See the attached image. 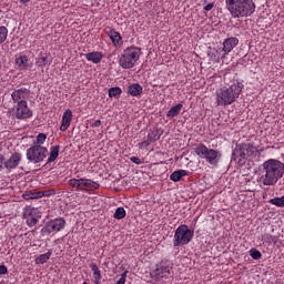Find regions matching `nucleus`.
Instances as JSON below:
<instances>
[{
	"label": "nucleus",
	"instance_id": "f257e3e1",
	"mask_svg": "<svg viewBox=\"0 0 284 284\" xmlns=\"http://www.w3.org/2000/svg\"><path fill=\"white\" fill-rule=\"evenodd\" d=\"M284 175V163L276 160L270 159L262 164L261 183L266 186L276 185L281 178Z\"/></svg>",
	"mask_w": 284,
	"mask_h": 284
},
{
	"label": "nucleus",
	"instance_id": "f03ea898",
	"mask_svg": "<svg viewBox=\"0 0 284 284\" xmlns=\"http://www.w3.org/2000/svg\"><path fill=\"white\" fill-rule=\"evenodd\" d=\"M225 6L233 19H245L256 12L254 0H225Z\"/></svg>",
	"mask_w": 284,
	"mask_h": 284
},
{
	"label": "nucleus",
	"instance_id": "7ed1b4c3",
	"mask_svg": "<svg viewBox=\"0 0 284 284\" xmlns=\"http://www.w3.org/2000/svg\"><path fill=\"white\" fill-rule=\"evenodd\" d=\"M243 85L241 82H235L230 87H223L216 92V103L220 106L232 105L239 97H241V92H243Z\"/></svg>",
	"mask_w": 284,
	"mask_h": 284
},
{
	"label": "nucleus",
	"instance_id": "20e7f679",
	"mask_svg": "<svg viewBox=\"0 0 284 284\" xmlns=\"http://www.w3.org/2000/svg\"><path fill=\"white\" fill-rule=\"evenodd\" d=\"M141 59V48L131 45L122 51L118 63L123 70H132L136 65V61Z\"/></svg>",
	"mask_w": 284,
	"mask_h": 284
},
{
	"label": "nucleus",
	"instance_id": "39448f33",
	"mask_svg": "<svg viewBox=\"0 0 284 284\" xmlns=\"http://www.w3.org/2000/svg\"><path fill=\"white\" fill-rule=\"evenodd\" d=\"M233 161H237L239 165H245V161L252 156L256 159L258 156V149L252 143L236 144L235 150L232 153Z\"/></svg>",
	"mask_w": 284,
	"mask_h": 284
},
{
	"label": "nucleus",
	"instance_id": "423d86ee",
	"mask_svg": "<svg viewBox=\"0 0 284 284\" xmlns=\"http://www.w3.org/2000/svg\"><path fill=\"white\" fill-rule=\"evenodd\" d=\"M194 152L195 154H197L200 159H203L210 165H219L221 158L223 156L221 151L215 149H210L207 148V145L203 143H199L194 149Z\"/></svg>",
	"mask_w": 284,
	"mask_h": 284
},
{
	"label": "nucleus",
	"instance_id": "0eeeda50",
	"mask_svg": "<svg viewBox=\"0 0 284 284\" xmlns=\"http://www.w3.org/2000/svg\"><path fill=\"white\" fill-rule=\"evenodd\" d=\"M70 187H73L75 192H97L101 184L88 178L70 179L68 181Z\"/></svg>",
	"mask_w": 284,
	"mask_h": 284
},
{
	"label": "nucleus",
	"instance_id": "6e6552de",
	"mask_svg": "<svg viewBox=\"0 0 284 284\" xmlns=\"http://www.w3.org/2000/svg\"><path fill=\"white\" fill-rule=\"evenodd\" d=\"M194 239V231L190 230L186 224H181L175 230L173 236V247H181V245H190Z\"/></svg>",
	"mask_w": 284,
	"mask_h": 284
},
{
	"label": "nucleus",
	"instance_id": "1a4fd4ad",
	"mask_svg": "<svg viewBox=\"0 0 284 284\" xmlns=\"http://www.w3.org/2000/svg\"><path fill=\"white\" fill-rule=\"evenodd\" d=\"M27 161L29 163H33L34 165L39 163H43L48 158V148L39 146V145H31L26 153Z\"/></svg>",
	"mask_w": 284,
	"mask_h": 284
},
{
	"label": "nucleus",
	"instance_id": "9d476101",
	"mask_svg": "<svg viewBox=\"0 0 284 284\" xmlns=\"http://www.w3.org/2000/svg\"><path fill=\"white\" fill-rule=\"evenodd\" d=\"M61 230H65V219L58 217L45 222L41 229L40 234L42 236H50V234H59Z\"/></svg>",
	"mask_w": 284,
	"mask_h": 284
},
{
	"label": "nucleus",
	"instance_id": "9b49d317",
	"mask_svg": "<svg viewBox=\"0 0 284 284\" xmlns=\"http://www.w3.org/2000/svg\"><path fill=\"white\" fill-rule=\"evenodd\" d=\"M9 112L12 119H18L19 121H28V119H32V110L28 108V101L17 103L9 110Z\"/></svg>",
	"mask_w": 284,
	"mask_h": 284
},
{
	"label": "nucleus",
	"instance_id": "f8f14e48",
	"mask_svg": "<svg viewBox=\"0 0 284 284\" xmlns=\"http://www.w3.org/2000/svg\"><path fill=\"white\" fill-rule=\"evenodd\" d=\"M43 216V213L40 209L32 207V206H26L23 209V219H27V225L28 227H34L37 223H39V220Z\"/></svg>",
	"mask_w": 284,
	"mask_h": 284
},
{
	"label": "nucleus",
	"instance_id": "ddd939ff",
	"mask_svg": "<svg viewBox=\"0 0 284 284\" xmlns=\"http://www.w3.org/2000/svg\"><path fill=\"white\" fill-rule=\"evenodd\" d=\"M172 266L168 262H160L156 264L155 270L151 272V277L155 283L163 281V278H169Z\"/></svg>",
	"mask_w": 284,
	"mask_h": 284
},
{
	"label": "nucleus",
	"instance_id": "4468645a",
	"mask_svg": "<svg viewBox=\"0 0 284 284\" xmlns=\"http://www.w3.org/2000/svg\"><path fill=\"white\" fill-rule=\"evenodd\" d=\"M105 34L109 37V39H111L114 48H123V37H121L119 31H115L113 28H108Z\"/></svg>",
	"mask_w": 284,
	"mask_h": 284
},
{
	"label": "nucleus",
	"instance_id": "2eb2a0df",
	"mask_svg": "<svg viewBox=\"0 0 284 284\" xmlns=\"http://www.w3.org/2000/svg\"><path fill=\"white\" fill-rule=\"evenodd\" d=\"M28 97H30V90L27 88H20L11 93L12 101L16 104L28 101Z\"/></svg>",
	"mask_w": 284,
	"mask_h": 284
},
{
	"label": "nucleus",
	"instance_id": "dca6fc26",
	"mask_svg": "<svg viewBox=\"0 0 284 284\" xmlns=\"http://www.w3.org/2000/svg\"><path fill=\"white\" fill-rule=\"evenodd\" d=\"M21 159H23V155L19 152H14L13 154H11V156L4 161L6 170H16V168H19Z\"/></svg>",
	"mask_w": 284,
	"mask_h": 284
},
{
	"label": "nucleus",
	"instance_id": "f3484780",
	"mask_svg": "<svg viewBox=\"0 0 284 284\" xmlns=\"http://www.w3.org/2000/svg\"><path fill=\"white\" fill-rule=\"evenodd\" d=\"M225 57H227V53L223 51V48H213L212 51L209 52V59L214 63H221Z\"/></svg>",
	"mask_w": 284,
	"mask_h": 284
},
{
	"label": "nucleus",
	"instance_id": "a211bd4d",
	"mask_svg": "<svg viewBox=\"0 0 284 284\" xmlns=\"http://www.w3.org/2000/svg\"><path fill=\"white\" fill-rule=\"evenodd\" d=\"M72 124V110L67 109L62 115L60 132H65Z\"/></svg>",
	"mask_w": 284,
	"mask_h": 284
},
{
	"label": "nucleus",
	"instance_id": "6ab92c4d",
	"mask_svg": "<svg viewBox=\"0 0 284 284\" xmlns=\"http://www.w3.org/2000/svg\"><path fill=\"white\" fill-rule=\"evenodd\" d=\"M237 45H239V38L231 37L224 40L222 50L223 52H225V54H227L229 52H232V50Z\"/></svg>",
	"mask_w": 284,
	"mask_h": 284
},
{
	"label": "nucleus",
	"instance_id": "aec40b11",
	"mask_svg": "<svg viewBox=\"0 0 284 284\" xmlns=\"http://www.w3.org/2000/svg\"><path fill=\"white\" fill-rule=\"evenodd\" d=\"M14 65L18 70H28L30 68V59H28V55H19L14 60Z\"/></svg>",
	"mask_w": 284,
	"mask_h": 284
},
{
	"label": "nucleus",
	"instance_id": "412c9836",
	"mask_svg": "<svg viewBox=\"0 0 284 284\" xmlns=\"http://www.w3.org/2000/svg\"><path fill=\"white\" fill-rule=\"evenodd\" d=\"M126 92L130 97H141L143 94V87L140 83H132L128 87Z\"/></svg>",
	"mask_w": 284,
	"mask_h": 284
},
{
	"label": "nucleus",
	"instance_id": "4be33fe9",
	"mask_svg": "<svg viewBox=\"0 0 284 284\" xmlns=\"http://www.w3.org/2000/svg\"><path fill=\"white\" fill-rule=\"evenodd\" d=\"M87 61H90L91 63H99L100 61H103V53L99 51H93L84 54Z\"/></svg>",
	"mask_w": 284,
	"mask_h": 284
},
{
	"label": "nucleus",
	"instance_id": "5701e85b",
	"mask_svg": "<svg viewBox=\"0 0 284 284\" xmlns=\"http://www.w3.org/2000/svg\"><path fill=\"white\" fill-rule=\"evenodd\" d=\"M59 152H61L60 145H53L50 148L49 158L47 160V165H50V163H54L57 159H59Z\"/></svg>",
	"mask_w": 284,
	"mask_h": 284
},
{
	"label": "nucleus",
	"instance_id": "b1692460",
	"mask_svg": "<svg viewBox=\"0 0 284 284\" xmlns=\"http://www.w3.org/2000/svg\"><path fill=\"white\" fill-rule=\"evenodd\" d=\"M183 176H190V171L185 170H178L170 174V181H173V183H179Z\"/></svg>",
	"mask_w": 284,
	"mask_h": 284
},
{
	"label": "nucleus",
	"instance_id": "393cba45",
	"mask_svg": "<svg viewBox=\"0 0 284 284\" xmlns=\"http://www.w3.org/2000/svg\"><path fill=\"white\" fill-rule=\"evenodd\" d=\"M91 271L93 272V283L94 284H101V270L99 266L94 263H91L90 265Z\"/></svg>",
	"mask_w": 284,
	"mask_h": 284
},
{
	"label": "nucleus",
	"instance_id": "a878e982",
	"mask_svg": "<svg viewBox=\"0 0 284 284\" xmlns=\"http://www.w3.org/2000/svg\"><path fill=\"white\" fill-rule=\"evenodd\" d=\"M181 110H183V104L179 103L168 111L166 116L169 119H174L175 116H179L181 114Z\"/></svg>",
	"mask_w": 284,
	"mask_h": 284
},
{
	"label": "nucleus",
	"instance_id": "bb28decb",
	"mask_svg": "<svg viewBox=\"0 0 284 284\" xmlns=\"http://www.w3.org/2000/svg\"><path fill=\"white\" fill-rule=\"evenodd\" d=\"M261 241H263V243H265L266 245H272V243H278V236L272 235L270 233H264L261 236Z\"/></svg>",
	"mask_w": 284,
	"mask_h": 284
},
{
	"label": "nucleus",
	"instance_id": "cd10ccee",
	"mask_svg": "<svg viewBox=\"0 0 284 284\" xmlns=\"http://www.w3.org/2000/svg\"><path fill=\"white\" fill-rule=\"evenodd\" d=\"M52 256V250H49L47 253L41 254L40 256H38L36 258V263L38 265H43L45 263H48L49 258Z\"/></svg>",
	"mask_w": 284,
	"mask_h": 284
},
{
	"label": "nucleus",
	"instance_id": "c85d7f7f",
	"mask_svg": "<svg viewBox=\"0 0 284 284\" xmlns=\"http://www.w3.org/2000/svg\"><path fill=\"white\" fill-rule=\"evenodd\" d=\"M36 65L38 68H45L48 65V55L45 53H40L36 59Z\"/></svg>",
	"mask_w": 284,
	"mask_h": 284
},
{
	"label": "nucleus",
	"instance_id": "c756f323",
	"mask_svg": "<svg viewBox=\"0 0 284 284\" xmlns=\"http://www.w3.org/2000/svg\"><path fill=\"white\" fill-rule=\"evenodd\" d=\"M22 197L24 199V201L41 199V193L40 191H27L23 193Z\"/></svg>",
	"mask_w": 284,
	"mask_h": 284
},
{
	"label": "nucleus",
	"instance_id": "7c9ffc66",
	"mask_svg": "<svg viewBox=\"0 0 284 284\" xmlns=\"http://www.w3.org/2000/svg\"><path fill=\"white\" fill-rule=\"evenodd\" d=\"M123 94V90L120 87H113L109 89V98L110 99H119Z\"/></svg>",
	"mask_w": 284,
	"mask_h": 284
},
{
	"label": "nucleus",
	"instance_id": "2f4dec72",
	"mask_svg": "<svg viewBox=\"0 0 284 284\" xmlns=\"http://www.w3.org/2000/svg\"><path fill=\"white\" fill-rule=\"evenodd\" d=\"M128 213L125 212L124 207H118L113 214V219H116V221H121L122 219H125Z\"/></svg>",
	"mask_w": 284,
	"mask_h": 284
},
{
	"label": "nucleus",
	"instance_id": "473e14b6",
	"mask_svg": "<svg viewBox=\"0 0 284 284\" xmlns=\"http://www.w3.org/2000/svg\"><path fill=\"white\" fill-rule=\"evenodd\" d=\"M48 136L45 133H39L36 138V141L33 142V145H38L39 148H43V143H45V140Z\"/></svg>",
	"mask_w": 284,
	"mask_h": 284
},
{
	"label": "nucleus",
	"instance_id": "72a5a7b5",
	"mask_svg": "<svg viewBox=\"0 0 284 284\" xmlns=\"http://www.w3.org/2000/svg\"><path fill=\"white\" fill-rule=\"evenodd\" d=\"M271 205H275L276 207H284V195L281 197H274L268 201Z\"/></svg>",
	"mask_w": 284,
	"mask_h": 284
},
{
	"label": "nucleus",
	"instance_id": "f704fd0d",
	"mask_svg": "<svg viewBox=\"0 0 284 284\" xmlns=\"http://www.w3.org/2000/svg\"><path fill=\"white\" fill-rule=\"evenodd\" d=\"M248 254L251 257L254 258V261H261V258H263V254L261 253V251L256 250L255 247L251 248L248 251Z\"/></svg>",
	"mask_w": 284,
	"mask_h": 284
},
{
	"label": "nucleus",
	"instance_id": "c9c22d12",
	"mask_svg": "<svg viewBox=\"0 0 284 284\" xmlns=\"http://www.w3.org/2000/svg\"><path fill=\"white\" fill-rule=\"evenodd\" d=\"M8 27L1 26L0 27V45L1 43H6V39H8Z\"/></svg>",
	"mask_w": 284,
	"mask_h": 284
},
{
	"label": "nucleus",
	"instance_id": "e433bc0d",
	"mask_svg": "<svg viewBox=\"0 0 284 284\" xmlns=\"http://www.w3.org/2000/svg\"><path fill=\"white\" fill-rule=\"evenodd\" d=\"M160 136L159 134H156V132L151 131L149 132L148 136H146V141L154 143L155 141H159Z\"/></svg>",
	"mask_w": 284,
	"mask_h": 284
},
{
	"label": "nucleus",
	"instance_id": "4c0bfd02",
	"mask_svg": "<svg viewBox=\"0 0 284 284\" xmlns=\"http://www.w3.org/2000/svg\"><path fill=\"white\" fill-rule=\"evenodd\" d=\"M57 194V191L54 189L40 191V199H43V196H54Z\"/></svg>",
	"mask_w": 284,
	"mask_h": 284
},
{
	"label": "nucleus",
	"instance_id": "58836bf2",
	"mask_svg": "<svg viewBox=\"0 0 284 284\" xmlns=\"http://www.w3.org/2000/svg\"><path fill=\"white\" fill-rule=\"evenodd\" d=\"M150 145H152V142L149 141V140H144V141L140 142V143L138 144V148H139L140 150H145V148H148V146H150Z\"/></svg>",
	"mask_w": 284,
	"mask_h": 284
},
{
	"label": "nucleus",
	"instance_id": "ea45409f",
	"mask_svg": "<svg viewBox=\"0 0 284 284\" xmlns=\"http://www.w3.org/2000/svg\"><path fill=\"white\" fill-rule=\"evenodd\" d=\"M128 278V271H124L122 274H121V277L120 280L116 282V284H125V280Z\"/></svg>",
	"mask_w": 284,
	"mask_h": 284
},
{
	"label": "nucleus",
	"instance_id": "a19ab883",
	"mask_svg": "<svg viewBox=\"0 0 284 284\" xmlns=\"http://www.w3.org/2000/svg\"><path fill=\"white\" fill-rule=\"evenodd\" d=\"M130 161H131L132 163H135V165H141V164H143V161H141V159H139V158H136V156H131V158H130Z\"/></svg>",
	"mask_w": 284,
	"mask_h": 284
},
{
	"label": "nucleus",
	"instance_id": "79ce46f5",
	"mask_svg": "<svg viewBox=\"0 0 284 284\" xmlns=\"http://www.w3.org/2000/svg\"><path fill=\"white\" fill-rule=\"evenodd\" d=\"M4 274H8V266L7 265H0V276H4Z\"/></svg>",
	"mask_w": 284,
	"mask_h": 284
},
{
	"label": "nucleus",
	"instance_id": "37998d69",
	"mask_svg": "<svg viewBox=\"0 0 284 284\" xmlns=\"http://www.w3.org/2000/svg\"><path fill=\"white\" fill-rule=\"evenodd\" d=\"M212 8H214V2H211V3L206 4L204 7V10H205V12H210V10H212Z\"/></svg>",
	"mask_w": 284,
	"mask_h": 284
},
{
	"label": "nucleus",
	"instance_id": "c03bdc74",
	"mask_svg": "<svg viewBox=\"0 0 284 284\" xmlns=\"http://www.w3.org/2000/svg\"><path fill=\"white\" fill-rule=\"evenodd\" d=\"M101 120H95L92 124L91 128H101Z\"/></svg>",
	"mask_w": 284,
	"mask_h": 284
},
{
	"label": "nucleus",
	"instance_id": "a18cd8bd",
	"mask_svg": "<svg viewBox=\"0 0 284 284\" xmlns=\"http://www.w3.org/2000/svg\"><path fill=\"white\" fill-rule=\"evenodd\" d=\"M4 163H6V158H3L2 154H0V170H1L2 168H4Z\"/></svg>",
	"mask_w": 284,
	"mask_h": 284
},
{
	"label": "nucleus",
	"instance_id": "49530a36",
	"mask_svg": "<svg viewBox=\"0 0 284 284\" xmlns=\"http://www.w3.org/2000/svg\"><path fill=\"white\" fill-rule=\"evenodd\" d=\"M21 3H30V0H20Z\"/></svg>",
	"mask_w": 284,
	"mask_h": 284
},
{
	"label": "nucleus",
	"instance_id": "de8ad7c7",
	"mask_svg": "<svg viewBox=\"0 0 284 284\" xmlns=\"http://www.w3.org/2000/svg\"><path fill=\"white\" fill-rule=\"evenodd\" d=\"M268 284H274L273 282L268 283Z\"/></svg>",
	"mask_w": 284,
	"mask_h": 284
},
{
	"label": "nucleus",
	"instance_id": "09e8293b",
	"mask_svg": "<svg viewBox=\"0 0 284 284\" xmlns=\"http://www.w3.org/2000/svg\"><path fill=\"white\" fill-rule=\"evenodd\" d=\"M116 284V283H115Z\"/></svg>",
	"mask_w": 284,
	"mask_h": 284
}]
</instances>
